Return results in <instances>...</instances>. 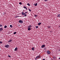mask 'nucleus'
<instances>
[{
  "label": "nucleus",
  "mask_w": 60,
  "mask_h": 60,
  "mask_svg": "<svg viewBox=\"0 0 60 60\" xmlns=\"http://www.w3.org/2000/svg\"><path fill=\"white\" fill-rule=\"evenodd\" d=\"M9 47H10V45H7L5 46V47L6 48H9Z\"/></svg>",
  "instance_id": "1"
},
{
  "label": "nucleus",
  "mask_w": 60,
  "mask_h": 60,
  "mask_svg": "<svg viewBox=\"0 0 60 60\" xmlns=\"http://www.w3.org/2000/svg\"><path fill=\"white\" fill-rule=\"evenodd\" d=\"M45 47H46V46L45 45H43L41 46V47L42 48H43Z\"/></svg>",
  "instance_id": "2"
},
{
  "label": "nucleus",
  "mask_w": 60,
  "mask_h": 60,
  "mask_svg": "<svg viewBox=\"0 0 60 60\" xmlns=\"http://www.w3.org/2000/svg\"><path fill=\"white\" fill-rule=\"evenodd\" d=\"M19 23H20V24H22V23H23V21L21 20H20L19 21Z\"/></svg>",
  "instance_id": "3"
},
{
  "label": "nucleus",
  "mask_w": 60,
  "mask_h": 60,
  "mask_svg": "<svg viewBox=\"0 0 60 60\" xmlns=\"http://www.w3.org/2000/svg\"><path fill=\"white\" fill-rule=\"evenodd\" d=\"M47 53L48 54H50L51 52L50 51H48L47 52Z\"/></svg>",
  "instance_id": "4"
},
{
  "label": "nucleus",
  "mask_w": 60,
  "mask_h": 60,
  "mask_svg": "<svg viewBox=\"0 0 60 60\" xmlns=\"http://www.w3.org/2000/svg\"><path fill=\"white\" fill-rule=\"evenodd\" d=\"M12 40L11 39L9 40V41H8V42L11 43L12 42Z\"/></svg>",
  "instance_id": "5"
},
{
  "label": "nucleus",
  "mask_w": 60,
  "mask_h": 60,
  "mask_svg": "<svg viewBox=\"0 0 60 60\" xmlns=\"http://www.w3.org/2000/svg\"><path fill=\"white\" fill-rule=\"evenodd\" d=\"M3 30V28L1 27L0 28V32H1V31H2V30Z\"/></svg>",
  "instance_id": "6"
},
{
  "label": "nucleus",
  "mask_w": 60,
  "mask_h": 60,
  "mask_svg": "<svg viewBox=\"0 0 60 60\" xmlns=\"http://www.w3.org/2000/svg\"><path fill=\"white\" fill-rule=\"evenodd\" d=\"M32 27V26L31 25H29L28 26V27L29 28H31Z\"/></svg>",
  "instance_id": "7"
},
{
  "label": "nucleus",
  "mask_w": 60,
  "mask_h": 60,
  "mask_svg": "<svg viewBox=\"0 0 60 60\" xmlns=\"http://www.w3.org/2000/svg\"><path fill=\"white\" fill-rule=\"evenodd\" d=\"M18 49V48L17 47H16L14 49V51H17Z\"/></svg>",
  "instance_id": "8"
},
{
  "label": "nucleus",
  "mask_w": 60,
  "mask_h": 60,
  "mask_svg": "<svg viewBox=\"0 0 60 60\" xmlns=\"http://www.w3.org/2000/svg\"><path fill=\"white\" fill-rule=\"evenodd\" d=\"M41 22H39L38 24V25L39 26H40L41 25Z\"/></svg>",
  "instance_id": "9"
},
{
  "label": "nucleus",
  "mask_w": 60,
  "mask_h": 60,
  "mask_svg": "<svg viewBox=\"0 0 60 60\" xmlns=\"http://www.w3.org/2000/svg\"><path fill=\"white\" fill-rule=\"evenodd\" d=\"M22 15H24L25 14V13H24L23 12H22Z\"/></svg>",
  "instance_id": "10"
},
{
  "label": "nucleus",
  "mask_w": 60,
  "mask_h": 60,
  "mask_svg": "<svg viewBox=\"0 0 60 60\" xmlns=\"http://www.w3.org/2000/svg\"><path fill=\"white\" fill-rule=\"evenodd\" d=\"M57 17H58V18L60 17V14H59L57 16Z\"/></svg>",
  "instance_id": "11"
},
{
  "label": "nucleus",
  "mask_w": 60,
  "mask_h": 60,
  "mask_svg": "<svg viewBox=\"0 0 60 60\" xmlns=\"http://www.w3.org/2000/svg\"><path fill=\"white\" fill-rule=\"evenodd\" d=\"M37 57L38 58H40L41 57V56L39 55L38 56H37Z\"/></svg>",
  "instance_id": "12"
},
{
  "label": "nucleus",
  "mask_w": 60,
  "mask_h": 60,
  "mask_svg": "<svg viewBox=\"0 0 60 60\" xmlns=\"http://www.w3.org/2000/svg\"><path fill=\"white\" fill-rule=\"evenodd\" d=\"M28 31H30V30H31V28H28Z\"/></svg>",
  "instance_id": "13"
},
{
  "label": "nucleus",
  "mask_w": 60,
  "mask_h": 60,
  "mask_svg": "<svg viewBox=\"0 0 60 60\" xmlns=\"http://www.w3.org/2000/svg\"><path fill=\"white\" fill-rule=\"evenodd\" d=\"M34 5L35 6H36L37 5V3H36V4H34Z\"/></svg>",
  "instance_id": "14"
},
{
  "label": "nucleus",
  "mask_w": 60,
  "mask_h": 60,
  "mask_svg": "<svg viewBox=\"0 0 60 60\" xmlns=\"http://www.w3.org/2000/svg\"><path fill=\"white\" fill-rule=\"evenodd\" d=\"M32 50H34V48L33 47L32 48Z\"/></svg>",
  "instance_id": "15"
},
{
  "label": "nucleus",
  "mask_w": 60,
  "mask_h": 60,
  "mask_svg": "<svg viewBox=\"0 0 60 60\" xmlns=\"http://www.w3.org/2000/svg\"><path fill=\"white\" fill-rule=\"evenodd\" d=\"M18 17H21L19 16H15V18H18Z\"/></svg>",
  "instance_id": "16"
},
{
  "label": "nucleus",
  "mask_w": 60,
  "mask_h": 60,
  "mask_svg": "<svg viewBox=\"0 0 60 60\" xmlns=\"http://www.w3.org/2000/svg\"><path fill=\"white\" fill-rule=\"evenodd\" d=\"M4 28H7V26L6 25H5L4 26Z\"/></svg>",
  "instance_id": "17"
},
{
  "label": "nucleus",
  "mask_w": 60,
  "mask_h": 60,
  "mask_svg": "<svg viewBox=\"0 0 60 60\" xmlns=\"http://www.w3.org/2000/svg\"><path fill=\"white\" fill-rule=\"evenodd\" d=\"M10 26L11 28H12V26L11 25H10Z\"/></svg>",
  "instance_id": "18"
},
{
  "label": "nucleus",
  "mask_w": 60,
  "mask_h": 60,
  "mask_svg": "<svg viewBox=\"0 0 60 60\" xmlns=\"http://www.w3.org/2000/svg\"><path fill=\"white\" fill-rule=\"evenodd\" d=\"M48 28H51V27L50 26H49L48 27Z\"/></svg>",
  "instance_id": "19"
},
{
  "label": "nucleus",
  "mask_w": 60,
  "mask_h": 60,
  "mask_svg": "<svg viewBox=\"0 0 60 60\" xmlns=\"http://www.w3.org/2000/svg\"><path fill=\"white\" fill-rule=\"evenodd\" d=\"M27 5H28V6H30V4L29 3L27 4Z\"/></svg>",
  "instance_id": "20"
},
{
  "label": "nucleus",
  "mask_w": 60,
  "mask_h": 60,
  "mask_svg": "<svg viewBox=\"0 0 60 60\" xmlns=\"http://www.w3.org/2000/svg\"><path fill=\"white\" fill-rule=\"evenodd\" d=\"M17 33V32H15L14 33V34H16Z\"/></svg>",
  "instance_id": "21"
},
{
  "label": "nucleus",
  "mask_w": 60,
  "mask_h": 60,
  "mask_svg": "<svg viewBox=\"0 0 60 60\" xmlns=\"http://www.w3.org/2000/svg\"><path fill=\"white\" fill-rule=\"evenodd\" d=\"M23 8H24V9H26L27 8L26 7L24 6V7Z\"/></svg>",
  "instance_id": "22"
},
{
  "label": "nucleus",
  "mask_w": 60,
  "mask_h": 60,
  "mask_svg": "<svg viewBox=\"0 0 60 60\" xmlns=\"http://www.w3.org/2000/svg\"><path fill=\"white\" fill-rule=\"evenodd\" d=\"M19 4H21V5L22 4V3H21V2H19Z\"/></svg>",
  "instance_id": "23"
},
{
  "label": "nucleus",
  "mask_w": 60,
  "mask_h": 60,
  "mask_svg": "<svg viewBox=\"0 0 60 60\" xmlns=\"http://www.w3.org/2000/svg\"><path fill=\"white\" fill-rule=\"evenodd\" d=\"M0 44H2V43H3V42L2 41H0Z\"/></svg>",
  "instance_id": "24"
},
{
  "label": "nucleus",
  "mask_w": 60,
  "mask_h": 60,
  "mask_svg": "<svg viewBox=\"0 0 60 60\" xmlns=\"http://www.w3.org/2000/svg\"><path fill=\"white\" fill-rule=\"evenodd\" d=\"M36 28H38V26H36Z\"/></svg>",
  "instance_id": "25"
},
{
  "label": "nucleus",
  "mask_w": 60,
  "mask_h": 60,
  "mask_svg": "<svg viewBox=\"0 0 60 60\" xmlns=\"http://www.w3.org/2000/svg\"><path fill=\"white\" fill-rule=\"evenodd\" d=\"M29 10L30 11H31V10L30 9H29Z\"/></svg>",
  "instance_id": "26"
},
{
  "label": "nucleus",
  "mask_w": 60,
  "mask_h": 60,
  "mask_svg": "<svg viewBox=\"0 0 60 60\" xmlns=\"http://www.w3.org/2000/svg\"><path fill=\"white\" fill-rule=\"evenodd\" d=\"M38 2L37 1V3H38V2H39L40 1V0H38Z\"/></svg>",
  "instance_id": "27"
},
{
  "label": "nucleus",
  "mask_w": 60,
  "mask_h": 60,
  "mask_svg": "<svg viewBox=\"0 0 60 60\" xmlns=\"http://www.w3.org/2000/svg\"><path fill=\"white\" fill-rule=\"evenodd\" d=\"M24 16L25 17H26V14H25L24 15Z\"/></svg>",
  "instance_id": "28"
},
{
  "label": "nucleus",
  "mask_w": 60,
  "mask_h": 60,
  "mask_svg": "<svg viewBox=\"0 0 60 60\" xmlns=\"http://www.w3.org/2000/svg\"><path fill=\"white\" fill-rule=\"evenodd\" d=\"M8 57H11V56H10L9 55H8Z\"/></svg>",
  "instance_id": "29"
},
{
  "label": "nucleus",
  "mask_w": 60,
  "mask_h": 60,
  "mask_svg": "<svg viewBox=\"0 0 60 60\" xmlns=\"http://www.w3.org/2000/svg\"><path fill=\"white\" fill-rule=\"evenodd\" d=\"M1 26H2V25L1 24H0V27H1Z\"/></svg>",
  "instance_id": "30"
},
{
  "label": "nucleus",
  "mask_w": 60,
  "mask_h": 60,
  "mask_svg": "<svg viewBox=\"0 0 60 60\" xmlns=\"http://www.w3.org/2000/svg\"><path fill=\"white\" fill-rule=\"evenodd\" d=\"M56 57H53V58L54 59H56Z\"/></svg>",
  "instance_id": "31"
},
{
  "label": "nucleus",
  "mask_w": 60,
  "mask_h": 60,
  "mask_svg": "<svg viewBox=\"0 0 60 60\" xmlns=\"http://www.w3.org/2000/svg\"><path fill=\"white\" fill-rule=\"evenodd\" d=\"M37 57H36V58H35V60H36L37 59Z\"/></svg>",
  "instance_id": "32"
},
{
  "label": "nucleus",
  "mask_w": 60,
  "mask_h": 60,
  "mask_svg": "<svg viewBox=\"0 0 60 60\" xmlns=\"http://www.w3.org/2000/svg\"><path fill=\"white\" fill-rule=\"evenodd\" d=\"M35 17H37V15H35Z\"/></svg>",
  "instance_id": "33"
},
{
  "label": "nucleus",
  "mask_w": 60,
  "mask_h": 60,
  "mask_svg": "<svg viewBox=\"0 0 60 60\" xmlns=\"http://www.w3.org/2000/svg\"><path fill=\"white\" fill-rule=\"evenodd\" d=\"M47 1H48V0H45V1H46V2H47Z\"/></svg>",
  "instance_id": "34"
},
{
  "label": "nucleus",
  "mask_w": 60,
  "mask_h": 60,
  "mask_svg": "<svg viewBox=\"0 0 60 60\" xmlns=\"http://www.w3.org/2000/svg\"><path fill=\"white\" fill-rule=\"evenodd\" d=\"M27 12H26L25 13V14H26V13H27Z\"/></svg>",
  "instance_id": "35"
},
{
  "label": "nucleus",
  "mask_w": 60,
  "mask_h": 60,
  "mask_svg": "<svg viewBox=\"0 0 60 60\" xmlns=\"http://www.w3.org/2000/svg\"><path fill=\"white\" fill-rule=\"evenodd\" d=\"M59 27H60V25L59 26Z\"/></svg>",
  "instance_id": "36"
},
{
  "label": "nucleus",
  "mask_w": 60,
  "mask_h": 60,
  "mask_svg": "<svg viewBox=\"0 0 60 60\" xmlns=\"http://www.w3.org/2000/svg\"><path fill=\"white\" fill-rule=\"evenodd\" d=\"M43 60H45V59H43Z\"/></svg>",
  "instance_id": "37"
},
{
  "label": "nucleus",
  "mask_w": 60,
  "mask_h": 60,
  "mask_svg": "<svg viewBox=\"0 0 60 60\" xmlns=\"http://www.w3.org/2000/svg\"><path fill=\"white\" fill-rule=\"evenodd\" d=\"M59 51H60V50H59Z\"/></svg>",
  "instance_id": "38"
},
{
  "label": "nucleus",
  "mask_w": 60,
  "mask_h": 60,
  "mask_svg": "<svg viewBox=\"0 0 60 60\" xmlns=\"http://www.w3.org/2000/svg\"><path fill=\"white\" fill-rule=\"evenodd\" d=\"M26 10H27V8H26Z\"/></svg>",
  "instance_id": "39"
},
{
  "label": "nucleus",
  "mask_w": 60,
  "mask_h": 60,
  "mask_svg": "<svg viewBox=\"0 0 60 60\" xmlns=\"http://www.w3.org/2000/svg\"><path fill=\"white\" fill-rule=\"evenodd\" d=\"M23 17H25V15H24V16H23Z\"/></svg>",
  "instance_id": "40"
},
{
  "label": "nucleus",
  "mask_w": 60,
  "mask_h": 60,
  "mask_svg": "<svg viewBox=\"0 0 60 60\" xmlns=\"http://www.w3.org/2000/svg\"><path fill=\"white\" fill-rule=\"evenodd\" d=\"M59 59H60V58H59Z\"/></svg>",
  "instance_id": "41"
},
{
  "label": "nucleus",
  "mask_w": 60,
  "mask_h": 60,
  "mask_svg": "<svg viewBox=\"0 0 60 60\" xmlns=\"http://www.w3.org/2000/svg\"><path fill=\"white\" fill-rule=\"evenodd\" d=\"M1 51V50H0V51Z\"/></svg>",
  "instance_id": "42"
}]
</instances>
